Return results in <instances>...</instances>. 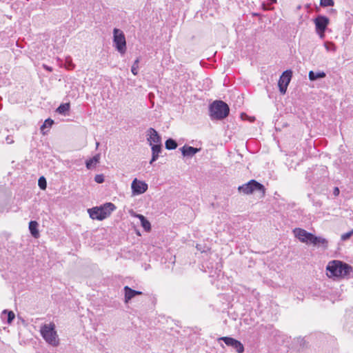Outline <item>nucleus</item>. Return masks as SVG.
<instances>
[{
  "label": "nucleus",
  "mask_w": 353,
  "mask_h": 353,
  "mask_svg": "<svg viewBox=\"0 0 353 353\" xmlns=\"http://www.w3.org/2000/svg\"><path fill=\"white\" fill-rule=\"evenodd\" d=\"M320 5L321 6L327 7V6H332L334 5L333 0H320Z\"/></svg>",
  "instance_id": "nucleus-27"
},
{
  "label": "nucleus",
  "mask_w": 353,
  "mask_h": 353,
  "mask_svg": "<svg viewBox=\"0 0 353 353\" xmlns=\"http://www.w3.org/2000/svg\"><path fill=\"white\" fill-rule=\"evenodd\" d=\"M209 111L211 119L222 120L229 114L230 108L223 101H215L210 105Z\"/></svg>",
  "instance_id": "nucleus-3"
},
{
  "label": "nucleus",
  "mask_w": 353,
  "mask_h": 353,
  "mask_svg": "<svg viewBox=\"0 0 353 353\" xmlns=\"http://www.w3.org/2000/svg\"><path fill=\"white\" fill-rule=\"evenodd\" d=\"M293 233L296 238L305 243H310L313 234L301 228H295Z\"/></svg>",
  "instance_id": "nucleus-11"
},
{
  "label": "nucleus",
  "mask_w": 353,
  "mask_h": 353,
  "mask_svg": "<svg viewBox=\"0 0 353 353\" xmlns=\"http://www.w3.org/2000/svg\"><path fill=\"white\" fill-rule=\"evenodd\" d=\"M177 147L176 142L172 139H169L165 141V148L168 150H174Z\"/></svg>",
  "instance_id": "nucleus-23"
},
{
  "label": "nucleus",
  "mask_w": 353,
  "mask_h": 353,
  "mask_svg": "<svg viewBox=\"0 0 353 353\" xmlns=\"http://www.w3.org/2000/svg\"><path fill=\"white\" fill-rule=\"evenodd\" d=\"M100 155L97 154L85 161V166L88 170L92 169L99 162Z\"/></svg>",
  "instance_id": "nucleus-18"
},
{
  "label": "nucleus",
  "mask_w": 353,
  "mask_h": 353,
  "mask_svg": "<svg viewBox=\"0 0 353 353\" xmlns=\"http://www.w3.org/2000/svg\"><path fill=\"white\" fill-rule=\"evenodd\" d=\"M113 43L116 50L121 54H124L126 52V41L124 33L122 30L114 28L113 30Z\"/></svg>",
  "instance_id": "nucleus-5"
},
{
  "label": "nucleus",
  "mask_w": 353,
  "mask_h": 353,
  "mask_svg": "<svg viewBox=\"0 0 353 353\" xmlns=\"http://www.w3.org/2000/svg\"><path fill=\"white\" fill-rule=\"evenodd\" d=\"M38 228V223L35 221H31L29 223V230L31 233V234L35 237L37 238L39 236V230L37 229Z\"/></svg>",
  "instance_id": "nucleus-19"
},
{
  "label": "nucleus",
  "mask_w": 353,
  "mask_h": 353,
  "mask_svg": "<svg viewBox=\"0 0 353 353\" xmlns=\"http://www.w3.org/2000/svg\"><path fill=\"white\" fill-rule=\"evenodd\" d=\"M96 145H97V147H98V145H99V143L98 142H97Z\"/></svg>",
  "instance_id": "nucleus-36"
},
{
  "label": "nucleus",
  "mask_w": 353,
  "mask_h": 353,
  "mask_svg": "<svg viewBox=\"0 0 353 353\" xmlns=\"http://www.w3.org/2000/svg\"><path fill=\"white\" fill-rule=\"evenodd\" d=\"M353 235V229L348 232H346L343 234L341 235V240L342 241H347V239H349Z\"/></svg>",
  "instance_id": "nucleus-29"
},
{
  "label": "nucleus",
  "mask_w": 353,
  "mask_h": 353,
  "mask_svg": "<svg viewBox=\"0 0 353 353\" xmlns=\"http://www.w3.org/2000/svg\"><path fill=\"white\" fill-rule=\"evenodd\" d=\"M131 188L133 195H139L147 191L148 185L145 182L134 179L132 182Z\"/></svg>",
  "instance_id": "nucleus-10"
},
{
  "label": "nucleus",
  "mask_w": 353,
  "mask_h": 353,
  "mask_svg": "<svg viewBox=\"0 0 353 353\" xmlns=\"http://www.w3.org/2000/svg\"><path fill=\"white\" fill-rule=\"evenodd\" d=\"M333 193L335 196H338L339 194V189L338 188H335Z\"/></svg>",
  "instance_id": "nucleus-32"
},
{
  "label": "nucleus",
  "mask_w": 353,
  "mask_h": 353,
  "mask_svg": "<svg viewBox=\"0 0 353 353\" xmlns=\"http://www.w3.org/2000/svg\"><path fill=\"white\" fill-rule=\"evenodd\" d=\"M139 62V59H137L132 66L131 72L134 75H137L138 74Z\"/></svg>",
  "instance_id": "nucleus-25"
},
{
  "label": "nucleus",
  "mask_w": 353,
  "mask_h": 353,
  "mask_svg": "<svg viewBox=\"0 0 353 353\" xmlns=\"http://www.w3.org/2000/svg\"><path fill=\"white\" fill-rule=\"evenodd\" d=\"M238 190L239 192L243 193L245 194H250L254 192H259L263 194L265 192L263 185L255 180H251L248 183L240 185L238 188Z\"/></svg>",
  "instance_id": "nucleus-6"
},
{
  "label": "nucleus",
  "mask_w": 353,
  "mask_h": 353,
  "mask_svg": "<svg viewBox=\"0 0 353 353\" xmlns=\"http://www.w3.org/2000/svg\"><path fill=\"white\" fill-rule=\"evenodd\" d=\"M152 146V152L160 154L161 152V143L157 144L151 145Z\"/></svg>",
  "instance_id": "nucleus-26"
},
{
  "label": "nucleus",
  "mask_w": 353,
  "mask_h": 353,
  "mask_svg": "<svg viewBox=\"0 0 353 353\" xmlns=\"http://www.w3.org/2000/svg\"><path fill=\"white\" fill-rule=\"evenodd\" d=\"M135 216L140 220L141 225L145 231L148 232L151 230L150 223L145 219V217L143 215L137 214H135Z\"/></svg>",
  "instance_id": "nucleus-16"
},
{
  "label": "nucleus",
  "mask_w": 353,
  "mask_h": 353,
  "mask_svg": "<svg viewBox=\"0 0 353 353\" xmlns=\"http://www.w3.org/2000/svg\"><path fill=\"white\" fill-rule=\"evenodd\" d=\"M329 19L323 15H319L314 19L316 32L321 39H323L325 37V31L329 24Z\"/></svg>",
  "instance_id": "nucleus-7"
},
{
  "label": "nucleus",
  "mask_w": 353,
  "mask_h": 353,
  "mask_svg": "<svg viewBox=\"0 0 353 353\" xmlns=\"http://www.w3.org/2000/svg\"><path fill=\"white\" fill-rule=\"evenodd\" d=\"M327 275L330 278L343 279L352 272V267L339 260H332L326 266Z\"/></svg>",
  "instance_id": "nucleus-1"
},
{
  "label": "nucleus",
  "mask_w": 353,
  "mask_h": 353,
  "mask_svg": "<svg viewBox=\"0 0 353 353\" xmlns=\"http://www.w3.org/2000/svg\"><path fill=\"white\" fill-rule=\"evenodd\" d=\"M6 141L9 144L13 143V140L11 138H10L9 137H6Z\"/></svg>",
  "instance_id": "nucleus-33"
},
{
  "label": "nucleus",
  "mask_w": 353,
  "mask_h": 353,
  "mask_svg": "<svg viewBox=\"0 0 353 353\" xmlns=\"http://www.w3.org/2000/svg\"><path fill=\"white\" fill-rule=\"evenodd\" d=\"M2 98L0 97V100Z\"/></svg>",
  "instance_id": "nucleus-39"
},
{
  "label": "nucleus",
  "mask_w": 353,
  "mask_h": 353,
  "mask_svg": "<svg viewBox=\"0 0 353 353\" xmlns=\"http://www.w3.org/2000/svg\"><path fill=\"white\" fill-rule=\"evenodd\" d=\"M41 334L45 341L52 346L59 344L58 336L54 323L45 324L41 327Z\"/></svg>",
  "instance_id": "nucleus-4"
},
{
  "label": "nucleus",
  "mask_w": 353,
  "mask_h": 353,
  "mask_svg": "<svg viewBox=\"0 0 353 353\" xmlns=\"http://www.w3.org/2000/svg\"><path fill=\"white\" fill-rule=\"evenodd\" d=\"M325 77V74L323 72H314L313 71H310L309 72V79L311 81H315L318 79L323 78Z\"/></svg>",
  "instance_id": "nucleus-21"
},
{
  "label": "nucleus",
  "mask_w": 353,
  "mask_h": 353,
  "mask_svg": "<svg viewBox=\"0 0 353 353\" xmlns=\"http://www.w3.org/2000/svg\"><path fill=\"white\" fill-rule=\"evenodd\" d=\"M15 317V314L12 311L4 310L1 314V319L3 321L6 320L8 324L11 323Z\"/></svg>",
  "instance_id": "nucleus-15"
},
{
  "label": "nucleus",
  "mask_w": 353,
  "mask_h": 353,
  "mask_svg": "<svg viewBox=\"0 0 353 353\" xmlns=\"http://www.w3.org/2000/svg\"><path fill=\"white\" fill-rule=\"evenodd\" d=\"M68 65H69V67L68 68H74V65L71 63V60H70V62H68Z\"/></svg>",
  "instance_id": "nucleus-34"
},
{
  "label": "nucleus",
  "mask_w": 353,
  "mask_h": 353,
  "mask_svg": "<svg viewBox=\"0 0 353 353\" xmlns=\"http://www.w3.org/2000/svg\"><path fill=\"white\" fill-rule=\"evenodd\" d=\"M45 68H46L49 71H51V68L50 67H48V66H44Z\"/></svg>",
  "instance_id": "nucleus-35"
},
{
  "label": "nucleus",
  "mask_w": 353,
  "mask_h": 353,
  "mask_svg": "<svg viewBox=\"0 0 353 353\" xmlns=\"http://www.w3.org/2000/svg\"><path fill=\"white\" fill-rule=\"evenodd\" d=\"M2 108V105L0 103V110Z\"/></svg>",
  "instance_id": "nucleus-37"
},
{
  "label": "nucleus",
  "mask_w": 353,
  "mask_h": 353,
  "mask_svg": "<svg viewBox=\"0 0 353 353\" xmlns=\"http://www.w3.org/2000/svg\"><path fill=\"white\" fill-rule=\"evenodd\" d=\"M159 154H157V153H152V159L150 161V164H152L153 162H154L155 161L157 160V159L159 158Z\"/></svg>",
  "instance_id": "nucleus-31"
},
{
  "label": "nucleus",
  "mask_w": 353,
  "mask_h": 353,
  "mask_svg": "<svg viewBox=\"0 0 353 353\" xmlns=\"http://www.w3.org/2000/svg\"><path fill=\"white\" fill-rule=\"evenodd\" d=\"M39 186L41 190H45L46 188V181L43 176L39 178Z\"/></svg>",
  "instance_id": "nucleus-28"
},
{
  "label": "nucleus",
  "mask_w": 353,
  "mask_h": 353,
  "mask_svg": "<svg viewBox=\"0 0 353 353\" xmlns=\"http://www.w3.org/2000/svg\"><path fill=\"white\" fill-rule=\"evenodd\" d=\"M219 341H223L225 344L229 347H232L237 353H243L244 352V346L241 341L229 336H223L219 339Z\"/></svg>",
  "instance_id": "nucleus-8"
},
{
  "label": "nucleus",
  "mask_w": 353,
  "mask_h": 353,
  "mask_svg": "<svg viewBox=\"0 0 353 353\" xmlns=\"http://www.w3.org/2000/svg\"><path fill=\"white\" fill-rule=\"evenodd\" d=\"M200 149L189 145H184L181 148L182 154L184 157H192L199 151Z\"/></svg>",
  "instance_id": "nucleus-14"
},
{
  "label": "nucleus",
  "mask_w": 353,
  "mask_h": 353,
  "mask_svg": "<svg viewBox=\"0 0 353 353\" xmlns=\"http://www.w3.org/2000/svg\"><path fill=\"white\" fill-rule=\"evenodd\" d=\"M123 290L125 293L124 301L126 303H128L135 296L142 294V292L132 290L128 286H125Z\"/></svg>",
  "instance_id": "nucleus-13"
},
{
  "label": "nucleus",
  "mask_w": 353,
  "mask_h": 353,
  "mask_svg": "<svg viewBox=\"0 0 353 353\" xmlns=\"http://www.w3.org/2000/svg\"><path fill=\"white\" fill-rule=\"evenodd\" d=\"M3 211L2 210H0V212H2Z\"/></svg>",
  "instance_id": "nucleus-38"
},
{
  "label": "nucleus",
  "mask_w": 353,
  "mask_h": 353,
  "mask_svg": "<svg viewBox=\"0 0 353 353\" xmlns=\"http://www.w3.org/2000/svg\"><path fill=\"white\" fill-rule=\"evenodd\" d=\"M94 181L98 183H101L104 181V177L102 174H97L94 177Z\"/></svg>",
  "instance_id": "nucleus-30"
},
{
  "label": "nucleus",
  "mask_w": 353,
  "mask_h": 353,
  "mask_svg": "<svg viewBox=\"0 0 353 353\" xmlns=\"http://www.w3.org/2000/svg\"><path fill=\"white\" fill-rule=\"evenodd\" d=\"M53 123H54V121L51 119H46L44 121L43 124L41 126V131L42 132V133L43 134H46L45 129L51 128V126L52 125Z\"/></svg>",
  "instance_id": "nucleus-22"
},
{
  "label": "nucleus",
  "mask_w": 353,
  "mask_h": 353,
  "mask_svg": "<svg viewBox=\"0 0 353 353\" xmlns=\"http://www.w3.org/2000/svg\"><path fill=\"white\" fill-rule=\"evenodd\" d=\"M148 141L150 145L157 144L161 143V139L157 131L152 128H149L148 130Z\"/></svg>",
  "instance_id": "nucleus-12"
},
{
  "label": "nucleus",
  "mask_w": 353,
  "mask_h": 353,
  "mask_svg": "<svg viewBox=\"0 0 353 353\" xmlns=\"http://www.w3.org/2000/svg\"><path fill=\"white\" fill-rule=\"evenodd\" d=\"M70 105L69 103L61 104L57 109V112L60 114H65L70 110Z\"/></svg>",
  "instance_id": "nucleus-20"
},
{
  "label": "nucleus",
  "mask_w": 353,
  "mask_h": 353,
  "mask_svg": "<svg viewBox=\"0 0 353 353\" xmlns=\"http://www.w3.org/2000/svg\"><path fill=\"white\" fill-rule=\"evenodd\" d=\"M310 243L314 245H323V247H327V241L324 238L316 236L313 234Z\"/></svg>",
  "instance_id": "nucleus-17"
},
{
  "label": "nucleus",
  "mask_w": 353,
  "mask_h": 353,
  "mask_svg": "<svg viewBox=\"0 0 353 353\" xmlns=\"http://www.w3.org/2000/svg\"><path fill=\"white\" fill-rule=\"evenodd\" d=\"M115 209L114 204L106 203L99 207L88 209V212L92 219L102 221L108 217Z\"/></svg>",
  "instance_id": "nucleus-2"
},
{
  "label": "nucleus",
  "mask_w": 353,
  "mask_h": 353,
  "mask_svg": "<svg viewBox=\"0 0 353 353\" xmlns=\"http://www.w3.org/2000/svg\"><path fill=\"white\" fill-rule=\"evenodd\" d=\"M292 78V71L285 70L283 72L278 82L279 91L281 94H285L287 90V88Z\"/></svg>",
  "instance_id": "nucleus-9"
},
{
  "label": "nucleus",
  "mask_w": 353,
  "mask_h": 353,
  "mask_svg": "<svg viewBox=\"0 0 353 353\" xmlns=\"http://www.w3.org/2000/svg\"><path fill=\"white\" fill-rule=\"evenodd\" d=\"M324 46L327 51L334 52L336 50V46L332 42L326 41L324 43Z\"/></svg>",
  "instance_id": "nucleus-24"
}]
</instances>
